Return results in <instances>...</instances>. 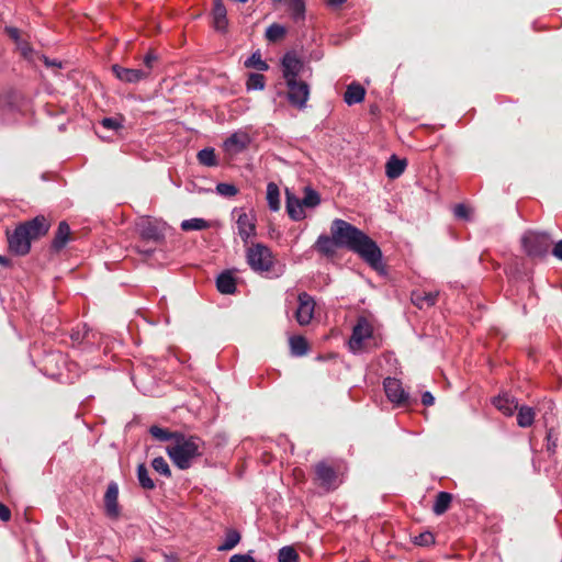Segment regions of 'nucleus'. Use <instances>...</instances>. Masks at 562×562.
Segmentation results:
<instances>
[{
    "label": "nucleus",
    "instance_id": "nucleus-21",
    "mask_svg": "<svg viewBox=\"0 0 562 562\" xmlns=\"http://www.w3.org/2000/svg\"><path fill=\"white\" fill-rule=\"evenodd\" d=\"M276 3H283L291 15V19L295 23H301L305 21V0H271Z\"/></svg>",
    "mask_w": 562,
    "mask_h": 562
},
{
    "label": "nucleus",
    "instance_id": "nucleus-47",
    "mask_svg": "<svg viewBox=\"0 0 562 562\" xmlns=\"http://www.w3.org/2000/svg\"><path fill=\"white\" fill-rule=\"evenodd\" d=\"M15 45H16L18 49L21 52V55L23 57H25V58L32 57L33 48L31 47L29 42L21 38Z\"/></svg>",
    "mask_w": 562,
    "mask_h": 562
},
{
    "label": "nucleus",
    "instance_id": "nucleus-16",
    "mask_svg": "<svg viewBox=\"0 0 562 562\" xmlns=\"http://www.w3.org/2000/svg\"><path fill=\"white\" fill-rule=\"evenodd\" d=\"M238 235L245 245L249 243L250 237L256 235V223L252 215L241 212L237 218Z\"/></svg>",
    "mask_w": 562,
    "mask_h": 562
},
{
    "label": "nucleus",
    "instance_id": "nucleus-53",
    "mask_svg": "<svg viewBox=\"0 0 562 562\" xmlns=\"http://www.w3.org/2000/svg\"><path fill=\"white\" fill-rule=\"evenodd\" d=\"M422 403L425 406H431L435 403V396L432 395V393L429 391H425L422 394Z\"/></svg>",
    "mask_w": 562,
    "mask_h": 562
},
{
    "label": "nucleus",
    "instance_id": "nucleus-19",
    "mask_svg": "<svg viewBox=\"0 0 562 562\" xmlns=\"http://www.w3.org/2000/svg\"><path fill=\"white\" fill-rule=\"evenodd\" d=\"M250 139L246 133H233L223 143L224 150L233 154H239L244 151L249 145Z\"/></svg>",
    "mask_w": 562,
    "mask_h": 562
},
{
    "label": "nucleus",
    "instance_id": "nucleus-5",
    "mask_svg": "<svg viewBox=\"0 0 562 562\" xmlns=\"http://www.w3.org/2000/svg\"><path fill=\"white\" fill-rule=\"evenodd\" d=\"M525 252L529 257L543 258L549 254L552 245L550 235L546 232H527L521 237Z\"/></svg>",
    "mask_w": 562,
    "mask_h": 562
},
{
    "label": "nucleus",
    "instance_id": "nucleus-23",
    "mask_svg": "<svg viewBox=\"0 0 562 562\" xmlns=\"http://www.w3.org/2000/svg\"><path fill=\"white\" fill-rule=\"evenodd\" d=\"M70 338L72 342L77 345H93L95 340V333L89 328L87 324H83L78 326L76 329H72Z\"/></svg>",
    "mask_w": 562,
    "mask_h": 562
},
{
    "label": "nucleus",
    "instance_id": "nucleus-3",
    "mask_svg": "<svg viewBox=\"0 0 562 562\" xmlns=\"http://www.w3.org/2000/svg\"><path fill=\"white\" fill-rule=\"evenodd\" d=\"M170 226L162 220L144 216L136 222V231L145 241L162 244Z\"/></svg>",
    "mask_w": 562,
    "mask_h": 562
},
{
    "label": "nucleus",
    "instance_id": "nucleus-17",
    "mask_svg": "<svg viewBox=\"0 0 562 562\" xmlns=\"http://www.w3.org/2000/svg\"><path fill=\"white\" fill-rule=\"evenodd\" d=\"M29 232L31 239L44 236L49 229V222L44 215H37L34 218L20 224Z\"/></svg>",
    "mask_w": 562,
    "mask_h": 562
},
{
    "label": "nucleus",
    "instance_id": "nucleus-22",
    "mask_svg": "<svg viewBox=\"0 0 562 562\" xmlns=\"http://www.w3.org/2000/svg\"><path fill=\"white\" fill-rule=\"evenodd\" d=\"M493 405L505 416H512L518 408V402L508 394L498 395L493 398Z\"/></svg>",
    "mask_w": 562,
    "mask_h": 562
},
{
    "label": "nucleus",
    "instance_id": "nucleus-48",
    "mask_svg": "<svg viewBox=\"0 0 562 562\" xmlns=\"http://www.w3.org/2000/svg\"><path fill=\"white\" fill-rule=\"evenodd\" d=\"M158 60V56L154 50H149L143 59L144 66L146 67L145 70L151 71L154 68L155 63Z\"/></svg>",
    "mask_w": 562,
    "mask_h": 562
},
{
    "label": "nucleus",
    "instance_id": "nucleus-44",
    "mask_svg": "<svg viewBox=\"0 0 562 562\" xmlns=\"http://www.w3.org/2000/svg\"><path fill=\"white\" fill-rule=\"evenodd\" d=\"M216 192L222 196H234L237 194L238 189L234 184L221 182L216 186Z\"/></svg>",
    "mask_w": 562,
    "mask_h": 562
},
{
    "label": "nucleus",
    "instance_id": "nucleus-12",
    "mask_svg": "<svg viewBox=\"0 0 562 562\" xmlns=\"http://www.w3.org/2000/svg\"><path fill=\"white\" fill-rule=\"evenodd\" d=\"M303 61L291 52H288L281 58V70L284 81L300 79V75L303 71Z\"/></svg>",
    "mask_w": 562,
    "mask_h": 562
},
{
    "label": "nucleus",
    "instance_id": "nucleus-35",
    "mask_svg": "<svg viewBox=\"0 0 562 562\" xmlns=\"http://www.w3.org/2000/svg\"><path fill=\"white\" fill-rule=\"evenodd\" d=\"M198 161L206 167H215L218 165L216 159L215 149L212 147H205L198 151Z\"/></svg>",
    "mask_w": 562,
    "mask_h": 562
},
{
    "label": "nucleus",
    "instance_id": "nucleus-2",
    "mask_svg": "<svg viewBox=\"0 0 562 562\" xmlns=\"http://www.w3.org/2000/svg\"><path fill=\"white\" fill-rule=\"evenodd\" d=\"M204 446L201 437L180 432L173 443L166 448V452L179 470H188L203 454Z\"/></svg>",
    "mask_w": 562,
    "mask_h": 562
},
{
    "label": "nucleus",
    "instance_id": "nucleus-58",
    "mask_svg": "<svg viewBox=\"0 0 562 562\" xmlns=\"http://www.w3.org/2000/svg\"><path fill=\"white\" fill-rule=\"evenodd\" d=\"M154 251H155V249H153V248L142 250V252L146 256H151L154 254Z\"/></svg>",
    "mask_w": 562,
    "mask_h": 562
},
{
    "label": "nucleus",
    "instance_id": "nucleus-49",
    "mask_svg": "<svg viewBox=\"0 0 562 562\" xmlns=\"http://www.w3.org/2000/svg\"><path fill=\"white\" fill-rule=\"evenodd\" d=\"M229 562H256V560L252 557L251 551H249L248 553H245V554H241V553L233 554L229 558Z\"/></svg>",
    "mask_w": 562,
    "mask_h": 562
},
{
    "label": "nucleus",
    "instance_id": "nucleus-59",
    "mask_svg": "<svg viewBox=\"0 0 562 562\" xmlns=\"http://www.w3.org/2000/svg\"><path fill=\"white\" fill-rule=\"evenodd\" d=\"M132 562H145V560H144V559H142V558H136V559H134Z\"/></svg>",
    "mask_w": 562,
    "mask_h": 562
},
{
    "label": "nucleus",
    "instance_id": "nucleus-57",
    "mask_svg": "<svg viewBox=\"0 0 562 562\" xmlns=\"http://www.w3.org/2000/svg\"><path fill=\"white\" fill-rule=\"evenodd\" d=\"M347 0H327V4L333 8H338L344 4Z\"/></svg>",
    "mask_w": 562,
    "mask_h": 562
},
{
    "label": "nucleus",
    "instance_id": "nucleus-25",
    "mask_svg": "<svg viewBox=\"0 0 562 562\" xmlns=\"http://www.w3.org/2000/svg\"><path fill=\"white\" fill-rule=\"evenodd\" d=\"M217 291L222 294H234L236 292V281L229 271L220 273L216 278Z\"/></svg>",
    "mask_w": 562,
    "mask_h": 562
},
{
    "label": "nucleus",
    "instance_id": "nucleus-45",
    "mask_svg": "<svg viewBox=\"0 0 562 562\" xmlns=\"http://www.w3.org/2000/svg\"><path fill=\"white\" fill-rule=\"evenodd\" d=\"M558 448V436L554 429L550 428L547 431V451L550 453H555Z\"/></svg>",
    "mask_w": 562,
    "mask_h": 562
},
{
    "label": "nucleus",
    "instance_id": "nucleus-55",
    "mask_svg": "<svg viewBox=\"0 0 562 562\" xmlns=\"http://www.w3.org/2000/svg\"><path fill=\"white\" fill-rule=\"evenodd\" d=\"M44 64L46 66H53V67H57V68H61V61L57 60V59H49L48 57L44 56Z\"/></svg>",
    "mask_w": 562,
    "mask_h": 562
},
{
    "label": "nucleus",
    "instance_id": "nucleus-51",
    "mask_svg": "<svg viewBox=\"0 0 562 562\" xmlns=\"http://www.w3.org/2000/svg\"><path fill=\"white\" fill-rule=\"evenodd\" d=\"M4 32L15 44L21 40L20 30L15 26H5Z\"/></svg>",
    "mask_w": 562,
    "mask_h": 562
},
{
    "label": "nucleus",
    "instance_id": "nucleus-4",
    "mask_svg": "<svg viewBox=\"0 0 562 562\" xmlns=\"http://www.w3.org/2000/svg\"><path fill=\"white\" fill-rule=\"evenodd\" d=\"M246 261L250 269L259 274L270 272L273 267V256L268 246L256 243L246 249Z\"/></svg>",
    "mask_w": 562,
    "mask_h": 562
},
{
    "label": "nucleus",
    "instance_id": "nucleus-38",
    "mask_svg": "<svg viewBox=\"0 0 562 562\" xmlns=\"http://www.w3.org/2000/svg\"><path fill=\"white\" fill-rule=\"evenodd\" d=\"M265 87H266V78L263 75L258 74V72L249 74L247 81H246V89L248 91L263 90Z\"/></svg>",
    "mask_w": 562,
    "mask_h": 562
},
{
    "label": "nucleus",
    "instance_id": "nucleus-50",
    "mask_svg": "<svg viewBox=\"0 0 562 562\" xmlns=\"http://www.w3.org/2000/svg\"><path fill=\"white\" fill-rule=\"evenodd\" d=\"M453 214L456 217L458 218H463V220H469V210L468 207L460 203V204H457L454 207H453Z\"/></svg>",
    "mask_w": 562,
    "mask_h": 562
},
{
    "label": "nucleus",
    "instance_id": "nucleus-24",
    "mask_svg": "<svg viewBox=\"0 0 562 562\" xmlns=\"http://www.w3.org/2000/svg\"><path fill=\"white\" fill-rule=\"evenodd\" d=\"M366 90L364 88L357 82L350 83L344 94V101L348 105H353L360 103L364 100Z\"/></svg>",
    "mask_w": 562,
    "mask_h": 562
},
{
    "label": "nucleus",
    "instance_id": "nucleus-46",
    "mask_svg": "<svg viewBox=\"0 0 562 562\" xmlns=\"http://www.w3.org/2000/svg\"><path fill=\"white\" fill-rule=\"evenodd\" d=\"M100 124L104 128L112 130V131H119L120 128L123 127L122 122L115 117H104L101 120Z\"/></svg>",
    "mask_w": 562,
    "mask_h": 562
},
{
    "label": "nucleus",
    "instance_id": "nucleus-1",
    "mask_svg": "<svg viewBox=\"0 0 562 562\" xmlns=\"http://www.w3.org/2000/svg\"><path fill=\"white\" fill-rule=\"evenodd\" d=\"M330 234L331 236L319 235L314 244L321 255L333 257L336 248H344L358 255L373 270L384 271L379 245L363 231L345 220L335 218L330 225Z\"/></svg>",
    "mask_w": 562,
    "mask_h": 562
},
{
    "label": "nucleus",
    "instance_id": "nucleus-18",
    "mask_svg": "<svg viewBox=\"0 0 562 562\" xmlns=\"http://www.w3.org/2000/svg\"><path fill=\"white\" fill-rule=\"evenodd\" d=\"M213 27L220 33H226L228 30L227 10L222 0H213Z\"/></svg>",
    "mask_w": 562,
    "mask_h": 562
},
{
    "label": "nucleus",
    "instance_id": "nucleus-31",
    "mask_svg": "<svg viewBox=\"0 0 562 562\" xmlns=\"http://www.w3.org/2000/svg\"><path fill=\"white\" fill-rule=\"evenodd\" d=\"M267 202L270 211L278 212L280 210V190L277 183L269 182L267 184Z\"/></svg>",
    "mask_w": 562,
    "mask_h": 562
},
{
    "label": "nucleus",
    "instance_id": "nucleus-37",
    "mask_svg": "<svg viewBox=\"0 0 562 562\" xmlns=\"http://www.w3.org/2000/svg\"><path fill=\"white\" fill-rule=\"evenodd\" d=\"M137 480L139 485L145 490H154L156 484L154 480L149 476L148 469L144 463H140L137 467Z\"/></svg>",
    "mask_w": 562,
    "mask_h": 562
},
{
    "label": "nucleus",
    "instance_id": "nucleus-30",
    "mask_svg": "<svg viewBox=\"0 0 562 562\" xmlns=\"http://www.w3.org/2000/svg\"><path fill=\"white\" fill-rule=\"evenodd\" d=\"M240 532L236 529L229 528L225 531L223 542L217 547L218 551H229L234 549L240 541Z\"/></svg>",
    "mask_w": 562,
    "mask_h": 562
},
{
    "label": "nucleus",
    "instance_id": "nucleus-27",
    "mask_svg": "<svg viewBox=\"0 0 562 562\" xmlns=\"http://www.w3.org/2000/svg\"><path fill=\"white\" fill-rule=\"evenodd\" d=\"M438 295H439L438 292H428V293L413 292L412 293V302L417 308L423 310L425 307L434 306L437 302Z\"/></svg>",
    "mask_w": 562,
    "mask_h": 562
},
{
    "label": "nucleus",
    "instance_id": "nucleus-29",
    "mask_svg": "<svg viewBox=\"0 0 562 562\" xmlns=\"http://www.w3.org/2000/svg\"><path fill=\"white\" fill-rule=\"evenodd\" d=\"M452 501V495L449 492H439L436 496V499L432 505V512L435 515L439 516L445 514Z\"/></svg>",
    "mask_w": 562,
    "mask_h": 562
},
{
    "label": "nucleus",
    "instance_id": "nucleus-40",
    "mask_svg": "<svg viewBox=\"0 0 562 562\" xmlns=\"http://www.w3.org/2000/svg\"><path fill=\"white\" fill-rule=\"evenodd\" d=\"M245 66L254 67L259 71H267L269 69V65L261 58L259 52L252 53L250 57H248V59L245 61Z\"/></svg>",
    "mask_w": 562,
    "mask_h": 562
},
{
    "label": "nucleus",
    "instance_id": "nucleus-33",
    "mask_svg": "<svg viewBox=\"0 0 562 562\" xmlns=\"http://www.w3.org/2000/svg\"><path fill=\"white\" fill-rule=\"evenodd\" d=\"M291 353L294 357H302L308 351L307 340L303 336H292L289 339Z\"/></svg>",
    "mask_w": 562,
    "mask_h": 562
},
{
    "label": "nucleus",
    "instance_id": "nucleus-9",
    "mask_svg": "<svg viewBox=\"0 0 562 562\" xmlns=\"http://www.w3.org/2000/svg\"><path fill=\"white\" fill-rule=\"evenodd\" d=\"M372 336V326L368 319L360 316L357 324L352 328V334L349 338V349L357 353L362 349L363 341Z\"/></svg>",
    "mask_w": 562,
    "mask_h": 562
},
{
    "label": "nucleus",
    "instance_id": "nucleus-36",
    "mask_svg": "<svg viewBox=\"0 0 562 562\" xmlns=\"http://www.w3.org/2000/svg\"><path fill=\"white\" fill-rule=\"evenodd\" d=\"M180 227L184 232L203 231L210 227V223L204 218L194 217L183 220L180 224Z\"/></svg>",
    "mask_w": 562,
    "mask_h": 562
},
{
    "label": "nucleus",
    "instance_id": "nucleus-20",
    "mask_svg": "<svg viewBox=\"0 0 562 562\" xmlns=\"http://www.w3.org/2000/svg\"><path fill=\"white\" fill-rule=\"evenodd\" d=\"M70 234L71 231L69 224L66 221L59 222L55 236L52 240V250L59 252L61 249H64L70 239Z\"/></svg>",
    "mask_w": 562,
    "mask_h": 562
},
{
    "label": "nucleus",
    "instance_id": "nucleus-13",
    "mask_svg": "<svg viewBox=\"0 0 562 562\" xmlns=\"http://www.w3.org/2000/svg\"><path fill=\"white\" fill-rule=\"evenodd\" d=\"M112 71L120 81L125 83H138L149 77V71L145 69L125 68L117 64L112 66Z\"/></svg>",
    "mask_w": 562,
    "mask_h": 562
},
{
    "label": "nucleus",
    "instance_id": "nucleus-15",
    "mask_svg": "<svg viewBox=\"0 0 562 562\" xmlns=\"http://www.w3.org/2000/svg\"><path fill=\"white\" fill-rule=\"evenodd\" d=\"M119 486L115 482H110L104 495V508L110 518H117L120 516V506L117 503Z\"/></svg>",
    "mask_w": 562,
    "mask_h": 562
},
{
    "label": "nucleus",
    "instance_id": "nucleus-42",
    "mask_svg": "<svg viewBox=\"0 0 562 562\" xmlns=\"http://www.w3.org/2000/svg\"><path fill=\"white\" fill-rule=\"evenodd\" d=\"M151 467L159 474L168 479L171 477V470L169 468V464L162 457L154 458V460L151 461Z\"/></svg>",
    "mask_w": 562,
    "mask_h": 562
},
{
    "label": "nucleus",
    "instance_id": "nucleus-34",
    "mask_svg": "<svg viewBox=\"0 0 562 562\" xmlns=\"http://www.w3.org/2000/svg\"><path fill=\"white\" fill-rule=\"evenodd\" d=\"M301 202L304 207L315 209L322 202L321 194L315 189L307 186L304 188V196L301 199Z\"/></svg>",
    "mask_w": 562,
    "mask_h": 562
},
{
    "label": "nucleus",
    "instance_id": "nucleus-43",
    "mask_svg": "<svg viewBox=\"0 0 562 562\" xmlns=\"http://www.w3.org/2000/svg\"><path fill=\"white\" fill-rule=\"evenodd\" d=\"M414 543L422 547H429L435 543V537L430 531H424L414 538Z\"/></svg>",
    "mask_w": 562,
    "mask_h": 562
},
{
    "label": "nucleus",
    "instance_id": "nucleus-28",
    "mask_svg": "<svg viewBox=\"0 0 562 562\" xmlns=\"http://www.w3.org/2000/svg\"><path fill=\"white\" fill-rule=\"evenodd\" d=\"M148 432L159 442L175 441L181 431H170L167 428H161L157 425L149 427Z\"/></svg>",
    "mask_w": 562,
    "mask_h": 562
},
{
    "label": "nucleus",
    "instance_id": "nucleus-7",
    "mask_svg": "<svg viewBox=\"0 0 562 562\" xmlns=\"http://www.w3.org/2000/svg\"><path fill=\"white\" fill-rule=\"evenodd\" d=\"M288 88L286 99L289 103L299 109L304 110L310 99V85L301 79L285 81Z\"/></svg>",
    "mask_w": 562,
    "mask_h": 562
},
{
    "label": "nucleus",
    "instance_id": "nucleus-14",
    "mask_svg": "<svg viewBox=\"0 0 562 562\" xmlns=\"http://www.w3.org/2000/svg\"><path fill=\"white\" fill-rule=\"evenodd\" d=\"M285 210L289 217L294 222L302 221L306 217L301 199L288 189L285 191Z\"/></svg>",
    "mask_w": 562,
    "mask_h": 562
},
{
    "label": "nucleus",
    "instance_id": "nucleus-26",
    "mask_svg": "<svg viewBox=\"0 0 562 562\" xmlns=\"http://www.w3.org/2000/svg\"><path fill=\"white\" fill-rule=\"evenodd\" d=\"M406 166L405 159L392 155L385 165V175L389 179H396L405 171Z\"/></svg>",
    "mask_w": 562,
    "mask_h": 562
},
{
    "label": "nucleus",
    "instance_id": "nucleus-54",
    "mask_svg": "<svg viewBox=\"0 0 562 562\" xmlns=\"http://www.w3.org/2000/svg\"><path fill=\"white\" fill-rule=\"evenodd\" d=\"M552 254L554 257L562 260V240H559L558 243H555V245L552 249Z\"/></svg>",
    "mask_w": 562,
    "mask_h": 562
},
{
    "label": "nucleus",
    "instance_id": "nucleus-52",
    "mask_svg": "<svg viewBox=\"0 0 562 562\" xmlns=\"http://www.w3.org/2000/svg\"><path fill=\"white\" fill-rule=\"evenodd\" d=\"M11 518V510L10 508L0 502V520L3 522L9 521Z\"/></svg>",
    "mask_w": 562,
    "mask_h": 562
},
{
    "label": "nucleus",
    "instance_id": "nucleus-41",
    "mask_svg": "<svg viewBox=\"0 0 562 562\" xmlns=\"http://www.w3.org/2000/svg\"><path fill=\"white\" fill-rule=\"evenodd\" d=\"M285 33H286V30L283 25L278 24V23H272L266 30V38L269 42H276V41L280 40Z\"/></svg>",
    "mask_w": 562,
    "mask_h": 562
},
{
    "label": "nucleus",
    "instance_id": "nucleus-11",
    "mask_svg": "<svg viewBox=\"0 0 562 562\" xmlns=\"http://www.w3.org/2000/svg\"><path fill=\"white\" fill-rule=\"evenodd\" d=\"M383 387L387 400L396 405L408 402V393L404 390L402 382L396 378L387 376L383 381Z\"/></svg>",
    "mask_w": 562,
    "mask_h": 562
},
{
    "label": "nucleus",
    "instance_id": "nucleus-10",
    "mask_svg": "<svg viewBox=\"0 0 562 562\" xmlns=\"http://www.w3.org/2000/svg\"><path fill=\"white\" fill-rule=\"evenodd\" d=\"M297 303L295 319L301 326L308 325L314 316L315 300L308 293L302 292L297 296Z\"/></svg>",
    "mask_w": 562,
    "mask_h": 562
},
{
    "label": "nucleus",
    "instance_id": "nucleus-32",
    "mask_svg": "<svg viewBox=\"0 0 562 562\" xmlns=\"http://www.w3.org/2000/svg\"><path fill=\"white\" fill-rule=\"evenodd\" d=\"M517 424L519 427L527 428L533 424L535 420V411L532 407L522 405L517 408Z\"/></svg>",
    "mask_w": 562,
    "mask_h": 562
},
{
    "label": "nucleus",
    "instance_id": "nucleus-6",
    "mask_svg": "<svg viewBox=\"0 0 562 562\" xmlns=\"http://www.w3.org/2000/svg\"><path fill=\"white\" fill-rule=\"evenodd\" d=\"M314 474L315 483L326 492L337 490L342 483L337 470L325 460L314 465Z\"/></svg>",
    "mask_w": 562,
    "mask_h": 562
},
{
    "label": "nucleus",
    "instance_id": "nucleus-39",
    "mask_svg": "<svg viewBox=\"0 0 562 562\" xmlns=\"http://www.w3.org/2000/svg\"><path fill=\"white\" fill-rule=\"evenodd\" d=\"M299 553L292 546H284L278 552L279 562H299Z\"/></svg>",
    "mask_w": 562,
    "mask_h": 562
},
{
    "label": "nucleus",
    "instance_id": "nucleus-8",
    "mask_svg": "<svg viewBox=\"0 0 562 562\" xmlns=\"http://www.w3.org/2000/svg\"><path fill=\"white\" fill-rule=\"evenodd\" d=\"M31 240L25 227L18 225L8 236L9 249L16 256H25L31 250Z\"/></svg>",
    "mask_w": 562,
    "mask_h": 562
},
{
    "label": "nucleus",
    "instance_id": "nucleus-56",
    "mask_svg": "<svg viewBox=\"0 0 562 562\" xmlns=\"http://www.w3.org/2000/svg\"><path fill=\"white\" fill-rule=\"evenodd\" d=\"M0 266L4 268L11 267V259L4 255H0Z\"/></svg>",
    "mask_w": 562,
    "mask_h": 562
}]
</instances>
